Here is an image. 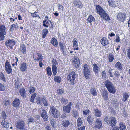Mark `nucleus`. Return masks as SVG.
Returning a JSON list of instances; mask_svg holds the SVG:
<instances>
[{
	"label": "nucleus",
	"instance_id": "obj_53",
	"mask_svg": "<svg viewBox=\"0 0 130 130\" xmlns=\"http://www.w3.org/2000/svg\"><path fill=\"white\" fill-rule=\"evenodd\" d=\"M77 121L78 126H80L83 123V122L81 119V118L80 117L78 118L77 119Z\"/></svg>",
	"mask_w": 130,
	"mask_h": 130
},
{
	"label": "nucleus",
	"instance_id": "obj_35",
	"mask_svg": "<svg viewBox=\"0 0 130 130\" xmlns=\"http://www.w3.org/2000/svg\"><path fill=\"white\" fill-rule=\"evenodd\" d=\"M102 95L104 99H108V92L106 90H104L102 93Z\"/></svg>",
	"mask_w": 130,
	"mask_h": 130
},
{
	"label": "nucleus",
	"instance_id": "obj_28",
	"mask_svg": "<svg viewBox=\"0 0 130 130\" xmlns=\"http://www.w3.org/2000/svg\"><path fill=\"white\" fill-rule=\"evenodd\" d=\"M115 66L116 68L120 71L122 70L123 69V65L119 62H117L116 63Z\"/></svg>",
	"mask_w": 130,
	"mask_h": 130
},
{
	"label": "nucleus",
	"instance_id": "obj_33",
	"mask_svg": "<svg viewBox=\"0 0 130 130\" xmlns=\"http://www.w3.org/2000/svg\"><path fill=\"white\" fill-rule=\"evenodd\" d=\"M1 124L3 127L6 128H8L9 127V123H8L5 120L2 121L1 123Z\"/></svg>",
	"mask_w": 130,
	"mask_h": 130
},
{
	"label": "nucleus",
	"instance_id": "obj_21",
	"mask_svg": "<svg viewBox=\"0 0 130 130\" xmlns=\"http://www.w3.org/2000/svg\"><path fill=\"white\" fill-rule=\"evenodd\" d=\"M101 44L103 46L107 45L108 43V41L106 38L103 37L100 40Z\"/></svg>",
	"mask_w": 130,
	"mask_h": 130
},
{
	"label": "nucleus",
	"instance_id": "obj_55",
	"mask_svg": "<svg viewBox=\"0 0 130 130\" xmlns=\"http://www.w3.org/2000/svg\"><path fill=\"white\" fill-rule=\"evenodd\" d=\"M57 92L58 93L62 95L64 93L65 91L64 90L61 89L57 90Z\"/></svg>",
	"mask_w": 130,
	"mask_h": 130
},
{
	"label": "nucleus",
	"instance_id": "obj_48",
	"mask_svg": "<svg viewBox=\"0 0 130 130\" xmlns=\"http://www.w3.org/2000/svg\"><path fill=\"white\" fill-rule=\"evenodd\" d=\"M113 104L115 105V107H117L119 105L118 102L117 101V99L115 98L113 100Z\"/></svg>",
	"mask_w": 130,
	"mask_h": 130
},
{
	"label": "nucleus",
	"instance_id": "obj_30",
	"mask_svg": "<svg viewBox=\"0 0 130 130\" xmlns=\"http://www.w3.org/2000/svg\"><path fill=\"white\" fill-rule=\"evenodd\" d=\"M36 55L38 56L37 58H36L35 57H34V59L37 61H38L39 60H40L41 61V59H42V55L40 53H37L36 54Z\"/></svg>",
	"mask_w": 130,
	"mask_h": 130
},
{
	"label": "nucleus",
	"instance_id": "obj_8",
	"mask_svg": "<svg viewBox=\"0 0 130 130\" xmlns=\"http://www.w3.org/2000/svg\"><path fill=\"white\" fill-rule=\"evenodd\" d=\"M83 72L84 75L87 78V77L90 75V73L89 71V66L86 64H85L83 65Z\"/></svg>",
	"mask_w": 130,
	"mask_h": 130
},
{
	"label": "nucleus",
	"instance_id": "obj_32",
	"mask_svg": "<svg viewBox=\"0 0 130 130\" xmlns=\"http://www.w3.org/2000/svg\"><path fill=\"white\" fill-rule=\"evenodd\" d=\"M28 121L29 123H39V121H36L34 117H30L28 119Z\"/></svg>",
	"mask_w": 130,
	"mask_h": 130
},
{
	"label": "nucleus",
	"instance_id": "obj_38",
	"mask_svg": "<svg viewBox=\"0 0 130 130\" xmlns=\"http://www.w3.org/2000/svg\"><path fill=\"white\" fill-rule=\"evenodd\" d=\"M90 93L92 94L93 96H96L97 95V93L95 88H92L90 90Z\"/></svg>",
	"mask_w": 130,
	"mask_h": 130
},
{
	"label": "nucleus",
	"instance_id": "obj_44",
	"mask_svg": "<svg viewBox=\"0 0 130 130\" xmlns=\"http://www.w3.org/2000/svg\"><path fill=\"white\" fill-rule=\"evenodd\" d=\"M44 104L45 106H46L48 105V103L46 100V98L44 97H42L41 98V102Z\"/></svg>",
	"mask_w": 130,
	"mask_h": 130
},
{
	"label": "nucleus",
	"instance_id": "obj_9",
	"mask_svg": "<svg viewBox=\"0 0 130 130\" xmlns=\"http://www.w3.org/2000/svg\"><path fill=\"white\" fill-rule=\"evenodd\" d=\"M5 26L2 25L0 26V41L3 40L5 38L4 35L6 34Z\"/></svg>",
	"mask_w": 130,
	"mask_h": 130
},
{
	"label": "nucleus",
	"instance_id": "obj_31",
	"mask_svg": "<svg viewBox=\"0 0 130 130\" xmlns=\"http://www.w3.org/2000/svg\"><path fill=\"white\" fill-rule=\"evenodd\" d=\"M51 43L55 47L57 46L58 44L57 41L54 38H53L51 39Z\"/></svg>",
	"mask_w": 130,
	"mask_h": 130
},
{
	"label": "nucleus",
	"instance_id": "obj_25",
	"mask_svg": "<svg viewBox=\"0 0 130 130\" xmlns=\"http://www.w3.org/2000/svg\"><path fill=\"white\" fill-rule=\"evenodd\" d=\"M20 51L23 54H25L26 53V47L25 45L23 44H21L20 48Z\"/></svg>",
	"mask_w": 130,
	"mask_h": 130
},
{
	"label": "nucleus",
	"instance_id": "obj_5",
	"mask_svg": "<svg viewBox=\"0 0 130 130\" xmlns=\"http://www.w3.org/2000/svg\"><path fill=\"white\" fill-rule=\"evenodd\" d=\"M50 111H51L52 116L55 118H58L60 116V113L54 106L50 107Z\"/></svg>",
	"mask_w": 130,
	"mask_h": 130
},
{
	"label": "nucleus",
	"instance_id": "obj_58",
	"mask_svg": "<svg viewBox=\"0 0 130 130\" xmlns=\"http://www.w3.org/2000/svg\"><path fill=\"white\" fill-rule=\"evenodd\" d=\"M20 83L19 81H17L15 83V88L16 89H17L20 88Z\"/></svg>",
	"mask_w": 130,
	"mask_h": 130
},
{
	"label": "nucleus",
	"instance_id": "obj_22",
	"mask_svg": "<svg viewBox=\"0 0 130 130\" xmlns=\"http://www.w3.org/2000/svg\"><path fill=\"white\" fill-rule=\"evenodd\" d=\"M10 26V31L11 32H13L14 28L16 30H17L19 27L18 24L17 23L15 22L13 24Z\"/></svg>",
	"mask_w": 130,
	"mask_h": 130
},
{
	"label": "nucleus",
	"instance_id": "obj_49",
	"mask_svg": "<svg viewBox=\"0 0 130 130\" xmlns=\"http://www.w3.org/2000/svg\"><path fill=\"white\" fill-rule=\"evenodd\" d=\"M61 102L62 104H66L68 103V100L67 99L63 97L61 99Z\"/></svg>",
	"mask_w": 130,
	"mask_h": 130
},
{
	"label": "nucleus",
	"instance_id": "obj_27",
	"mask_svg": "<svg viewBox=\"0 0 130 130\" xmlns=\"http://www.w3.org/2000/svg\"><path fill=\"white\" fill-rule=\"evenodd\" d=\"M70 122L68 120H64L62 122V125L65 128L67 127L70 125Z\"/></svg>",
	"mask_w": 130,
	"mask_h": 130
},
{
	"label": "nucleus",
	"instance_id": "obj_2",
	"mask_svg": "<svg viewBox=\"0 0 130 130\" xmlns=\"http://www.w3.org/2000/svg\"><path fill=\"white\" fill-rule=\"evenodd\" d=\"M105 86L108 91L111 93H114L116 90L112 83L109 80H106L103 82Z\"/></svg>",
	"mask_w": 130,
	"mask_h": 130
},
{
	"label": "nucleus",
	"instance_id": "obj_39",
	"mask_svg": "<svg viewBox=\"0 0 130 130\" xmlns=\"http://www.w3.org/2000/svg\"><path fill=\"white\" fill-rule=\"evenodd\" d=\"M48 30L46 28L42 30V38H45L47 34L48 33Z\"/></svg>",
	"mask_w": 130,
	"mask_h": 130
},
{
	"label": "nucleus",
	"instance_id": "obj_52",
	"mask_svg": "<svg viewBox=\"0 0 130 130\" xmlns=\"http://www.w3.org/2000/svg\"><path fill=\"white\" fill-rule=\"evenodd\" d=\"M5 106H7L9 105L10 103V101L9 100H5L3 102Z\"/></svg>",
	"mask_w": 130,
	"mask_h": 130
},
{
	"label": "nucleus",
	"instance_id": "obj_64",
	"mask_svg": "<svg viewBox=\"0 0 130 130\" xmlns=\"http://www.w3.org/2000/svg\"><path fill=\"white\" fill-rule=\"evenodd\" d=\"M104 120L105 122H106L107 124H108L109 122L108 121H109V118L108 120V117L107 116H104Z\"/></svg>",
	"mask_w": 130,
	"mask_h": 130
},
{
	"label": "nucleus",
	"instance_id": "obj_10",
	"mask_svg": "<svg viewBox=\"0 0 130 130\" xmlns=\"http://www.w3.org/2000/svg\"><path fill=\"white\" fill-rule=\"evenodd\" d=\"M5 44L8 47H9L11 49H12V46L15 44V42L13 39H9L6 41Z\"/></svg>",
	"mask_w": 130,
	"mask_h": 130
},
{
	"label": "nucleus",
	"instance_id": "obj_18",
	"mask_svg": "<svg viewBox=\"0 0 130 130\" xmlns=\"http://www.w3.org/2000/svg\"><path fill=\"white\" fill-rule=\"evenodd\" d=\"M93 114L96 117H100L102 115L101 111L99 110L98 108H94L93 110Z\"/></svg>",
	"mask_w": 130,
	"mask_h": 130
},
{
	"label": "nucleus",
	"instance_id": "obj_59",
	"mask_svg": "<svg viewBox=\"0 0 130 130\" xmlns=\"http://www.w3.org/2000/svg\"><path fill=\"white\" fill-rule=\"evenodd\" d=\"M18 60V59L16 57H15L14 58H13V59L12 63H15V64H16V66H17Z\"/></svg>",
	"mask_w": 130,
	"mask_h": 130
},
{
	"label": "nucleus",
	"instance_id": "obj_15",
	"mask_svg": "<svg viewBox=\"0 0 130 130\" xmlns=\"http://www.w3.org/2000/svg\"><path fill=\"white\" fill-rule=\"evenodd\" d=\"M20 94L24 98H26L27 96V93L25 89L22 88H20L19 91Z\"/></svg>",
	"mask_w": 130,
	"mask_h": 130
},
{
	"label": "nucleus",
	"instance_id": "obj_3",
	"mask_svg": "<svg viewBox=\"0 0 130 130\" xmlns=\"http://www.w3.org/2000/svg\"><path fill=\"white\" fill-rule=\"evenodd\" d=\"M76 77V73L74 71L71 72L68 74L67 79L70 85H73L75 84Z\"/></svg>",
	"mask_w": 130,
	"mask_h": 130
},
{
	"label": "nucleus",
	"instance_id": "obj_34",
	"mask_svg": "<svg viewBox=\"0 0 130 130\" xmlns=\"http://www.w3.org/2000/svg\"><path fill=\"white\" fill-rule=\"evenodd\" d=\"M87 120L89 124L92 125L93 122V117L89 115L87 118Z\"/></svg>",
	"mask_w": 130,
	"mask_h": 130
},
{
	"label": "nucleus",
	"instance_id": "obj_62",
	"mask_svg": "<svg viewBox=\"0 0 130 130\" xmlns=\"http://www.w3.org/2000/svg\"><path fill=\"white\" fill-rule=\"evenodd\" d=\"M5 90V87L3 85L0 83V91H4Z\"/></svg>",
	"mask_w": 130,
	"mask_h": 130
},
{
	"label": "nucleus",
	"instance_id": "obj_23",
	"mask_svg": "<svg viewBox=\"0 0 130 130\" xmlns=\"http://www.w3.org/2000/svg\"><path fill=\"white\" fill-rule=\"evenodd\" d=\"M20 69L22 72H24L27 70V64L25 63L21 64L20 66Z\"/></svg>",
	"mask_w": 130,
	"mask_h": 130
},
{
	"label": "nucleus",
	"instance_id": "obj_12",
	"mask_svg": "<svg viewBox=\"0 0 130 130\" xmlns=\"http://www.w3.org/2000/svg\"><path fill=\"white\" fill-rule=\"evenodd\" d=\"M108 73L110 76L111 77H113L114 75L115 77L119 78L120 75V74L118 71L115 70L113 69L109 70Z\"/></svg>",
	"mask_w": 130,
	"mask_h": 130
},
{
	"label": "nucleus",
	"instance_id": "obj_50",
	"mask_svg": "<svg viewBox=\"0 0 130 130\" xmlns=\"http://www.w3.org/2000/svg\"><path fill=\"white\" fill-rule=\"evenodd\" d=\"M0 79L3 81H5L6 80L5 76L2 72L0 73Z\"/></svg>",
	"mask_w": 130,
	"mask_h": 130
},
{
	"label": "nucleus",
	"instance_id": "obj_29",
	"mask_svg": "<svg viewBox=\"0 0 130 130\" xmlns=\"http://www.w3.org/2000/svg\"><path fill=\"white\" fill-rule=\"evenodd\" d=\"M87 20L88 22L90 23V25H91L92 24L91 23L92 22H94L95 19L92 15H90L88 17Z\"/></svg>",
	"mask_w": 130,
	"mask_h": 130
},
{
	"label": "nucleus",
	"instance_id": "obj_7",
	"mask_svg": "<svg viewBox=\"0 0 130 130\" xmlns=\"http://www.w3.org/2000/svg\"><path fill=\"white\" fill-rule=\"evenodd\" d=\"M126 17V13L125 12L119 13L118 14L117 19L121 22H123L125 20Z\"/></svg>",
	"mask_w": 130,
	"mask_h": 130
},
{
	"label": "nucleus",
	"instance_id": "obj_54",
	"mask_svg": "<svg viewBox=\"0 0 130 130\" xmlns=\"http://www.w3.org/2000/svg\"><path fill=\"white\" fill-rule=\"evenodd\" d=\"M6 114L5 113V112L4 111H2L1 113V118H3L4 119H5L6 117Z\"/></svg>",
	"mask_w": 130,
	"mask_h": 130
},
{
	"label": "nucleus",
	"instance_id": "obj_51",
	"mask_svg": "<svg viewBox=\"0 0 130 130\" xmlns=\"http://www.w3.org/2000/svg\"><path fill=\"white\" fill-rule=\"evenodd\" d=\"M78 112L76 110H74L72 111V115L75 117L76 118L78 116Z\"/></svg>",
	"mask_w": 130,
	"mask_h": 130
},
{
	"label": "nucleus",
	"instance_id": "obj_45",
	"mask_svg": "<svg viewBox=\"0 0 130 130\" xmlns=\"http://www.w3.org/2000/svg\"><path fill=\"white\" fill-rule=\"evenodd\" d=\"M77 40L76 38H74L72 42L73 43V46L74 47H77L78 46V43L77 41Z\"/></svg>",
	"mask_w": 130,
	"mask_h": 130
},
{
	"label": "nucleus",
	"instance_id": "obj_1",
	"mask_svg": "<svg viewBox=\"0 0 130 130\" xmlns=\"http://www.w3.org/2000/svg\"><path fill=\"white\" fill-rule=\"evenodd\" d=\"M96 9L97 12L102 18L107 21L110 20L108 15L101 6L99 5H96Z\"/></svg>",
	"mask_w": 130,
	"mask_h": 130
},
{
	"label": "nucleus",
	"instance_id": "obj_37",
	"mask_svg": "<svg viewBox=\"0 0 130 130\" xmlns=\"http://www.w3.org/2000/svg\"><path fill=\"white\" fill-rule=\"evenodd\" d=\"M50 20H48L47 19H45L43 21V25L45 27H48L50 25Z\"/></svg>",
	"mask_w": 130,
	"mask_h": 130
},
{
	"label": "nucleus",
	"instance_id": "obj_43",
	"mask_svg": "<svg viewBox=\"0 0 130 130\" xmlns=\"http://www.w3.org/2000/svg\"><path fill=\"white\" fill-rule=\"evenodd\" d=\"M61 80V77L59 76H56L54 77V81L57 83H60Z\"/></svg>",
	"mask_w": 130,
	"mask_h": 130
},
{
	"label": "nucleus",
	"instance_id": "obj_63",
	"mask_svg": "<svg viewBox=\"0 0 130 130\" xmlns=\"http://www.w3.org/2000/svg\"><path fill=\"white\" fill-rule=\"evenodd\" d=\"M127 54L128 58L130 59V48L127 50Z\"/></svg>",
	"mask_w": 130,
	"mask_h": 130
},
{
	"label": "nucleus",
	"instance_id": "obj_17",
	"mask_svg": "<svg viewBox=\"0 0 130 130\" xmlns=\"http://www.w3.org/2000/svg\"><path fill=\"white\" fill-rule=\"evenodd\" d=\"M94 125V127L95 128L98 129H100L101 127L102 126L101 121L100 120L96 118L95 122Z\"/></svg>",
	"mask_w": 130,
	"mask_h": 130
},
{
	"label": "nucleus",
	"instance_id": "obj_6",
	"mask_svg": "<svg viewBox=\"0 0 130 130\" xmlns=\"http://www.w3.org/2000/svg\"><path fill=\"white\" fill-rule=\"evenodd\" d=\"M39 111H40V115L44 120L46 122L48 121V116L46 111L44 109H39Z\"/></svg>",
	"mask_w": 130,
	"mask_h": 130
},
{
	"label": "nucleus",
	"instance_id": "obj_57",
	"mask_svg": "<svg viewBox=\"0 0 130 130\" xmlns=\"http://www.w3.org/2000/svg\"><path fill=\"white\" fill-rule=\"evenodd\" d=\"M35 119L36 121H39V123L40 122V116L39 115H37L34 116Z\"/></svg>",
	"mask_w": 130,
	"mask_h": 130
},
{
	"label": "nucleus",
	"instance_id": "obj_56",
	"mask_svg": "<svg viewBox=\"0 0 130 130\" xmlns=\"http://www.w3.org/2000/svg\"><path fill=\"white\" fill-rule=\"evenodd\" d=\"M36 101L37 104H41V98L38 96L36 98Z\"/></svg>",
	"mask_w": 130,
	"mask_h": 130
},
{
	"label": "nucleus",
	"instance_id": "obj_42",
	"mask_svg": "<svg viewBox=\"0 0 130 130\" xmlns=\"http://www.w3.org/2000/svg\"><path fill=\"white\" fill-rule=\"evenodd\" d=\"M119 129L120 130H125L126 129V126L124 125L122 122H120L119 124Z\"/></svg>",
	"mask_w": 130,
	"mask_h": 130
},
{
	"label": "nucleus",
	"instance_id": "obj_14",
	"mask_svg": "<svg viewBox=\"0 0 130 130\" xmlns=\"http://www.w3.org/2000/svg\"><path fill=\"white\" fill-rule=\"evenodd\" d=\"M72 107V103L69 102L68 104L63 107V110L64 112L69 113L70 112Z\"/></svg>",
	"mask_w": 130,
	"mask_h": 130
},
{
	"label": "nucleus",
	"instance_id": "obj_24",
	"mask_svg": "<svg viewBox=\"0 0 130 130\" xmlns=\"http://www.w3.org/2000/svg\"><path fill=\"white\" fill-rule=\"evenodd\" d=\"M74 5L78 8L81 9L83 7V5L80 1H75L74 2Z\"/></svg>",
	"mask_w": 130,
	"mask_h": 130
},
{
	"label": "nucleus",
	"instance_id": "obj_4",
	"mask_svg": "<svg viewBox=\"0 0 130 130\" xmlns=\"http://www.w3.org/2000/svg\"><path fill=\"white\" fill-rule=\"evenodd\" d=\"M25 124L24 121L20 120H19L16 124V127L20 130H25Z\"/></svg>",
	"mask_w": 130,
	"mask_h": 130
},
{
	"label": "nucleus",
	"instance_id": "obj_19",
	"mask_svg": "<svg viewBox=\"0 0 130 130\" xmlns=\"http://www.w3.org/2000/svg\"><path fill=\"white\" fill-rule=\"evenodd\" d=\"M20 101L17 98H16L13 102V106L15 107H18L20 104Z\"/></svg>",
	"mask_w": 130,
	"mask_h": 130
},
{
	"label": "nucleus",
	"instance_id": "obj_61",
	"mask_svg": "<svg viewBox=\"0 0 130 130\" xmlns=\"http://www.w3.org/2000/svg\"><path fill=\"white\" fill-rule=\"evenodd\" d=\"M58 7H59V11L61 12L63 10V7L62 6L58 4Z\"/></svg>",
	"mask_w": 130,
	"mask_h": 130
},
{
	"label": "nucleus",
	"instance_id": "obj_41",
	"mask_svg": "<svg viewBox=\"0 0 130 130\" xmlns=\"http://www.w3.org/2000/svg\"><path fill=\"white\" fill-rule=\"evenodd\" d=\"M52 70L53 74L54 75H56L57 71V67L55 65L52 66Z\"/></svg>",
	"mask_w": 130,
	"mask_h": 130
},
{
	"label": "nucleus",
	"instance_id": "obj_46",
	"mask_svg": "<svg viewBox=\"0 0 130 130\" xmlns=\"http://www.w3.org/2000/svg\"><path fill=\"white\" fill-rule=\"evenodd\" d=\"M46 71L47 74L48 76H51L52 74L51 71V68L49 66H48L46 68Z\"/></svg>",
	"mask_w": 130,
	"mask_h": 130
},
{
	"label": "nucleus",
	"instance_id": "obj_60",
	"mask_svg": "<svg viewBox=\"0 0 130 130\" xmlns=\"http://www.w3.org/2000/svg\"><path fill=\"white\" fill-rule=\"evenodd\" d=\"M29 89L30 90L29 92L30 94L33 93L35 91V88L33 87H30Z\"/></svg>",
	"mask_w": 130,
	"mask_h": 130
},
{
	"label": "nucleus",
	"instance_id": "obj_11",
	"mask_svg": "<svg viewBox=\"0 0 130 130\" xmlns=\"http://www.w3.org/2000/svg\"><path fill=\"white\" fill-rule=\"evenodd\" d=\"M59 45L60 47V50L62 54L64 55H66L67 52V48L65 44L60 42H59Z\"/></svg>",
	"mask_w": 130,
	"mask_h": 130
},
{
	"label": "nucleus",
	"instance_id": "obj_13",
	"mask_svg": "<svg viewBox=\"0 0 130 130\" xmlns=\"http://www.w3.org/2000/svg\"><path fill=\"white\" fill-rule=\"evenodd\" d=\"M5 67V70L8 74H9L12 72L11 66L9 62L6 61V62Z\"/></svg>",
	"mask_w": 130,
	"mask_h": 130
},
{
	"label": "nucleus",
	"instance_id": "obj_16",
	"mask_svg": "<svg viewBox=\"0 0 130 130\" xmlns=\"http://www.w3.org/2000/svg\"><path fill=\"white\" fill-rule=\"evenodd\" d=\"M108 122V124L112 127L114 126L117 122L115 118L112 117H111L109 118V121Z\"/></svg>",
	"mask_w": 130,
	"mask_h": 130
},
{
	"label": "nucleus",
	"instance_id": "obj_26",
	"mask_svg": "<svg viewBox=\"0 0 130 130\" xmlns=\"http://www.w3.org/2000/svg\"><path fill=\"white\" fill-rule=\"evenodd\" d=\"M93 69L96 74H98L100 70V68L96 64H94L93 66Z\"/></svg>",
	"mask_w": 130,
	"mask_h": 130
},
{
	"label": "nucleus",
	"instance_id": "obj_40",
	"mask_svg": "<svg viewBox=\"0 0 130 130\" xmlns=\"http://www.w3.org/2000/svg\"><path fill=\"white\" fill-rule=\"evenodd\" d=\"M108 3L109 5L111 7H116V2L115 1L109 0Z\"/></svg>",
	"mask_w": 130,
	"mask_h": 130
},
{
	"label": "nucleus",
	"instance_id": "obj_47",
	"mask_svg": "<svg viewBox=\"0 0 130 130\" xmlns=\"http://www.w3.org/2000/svg\"><path fill=\"white\" fill-rule=\"evenodd\" d=\"M108 60L110 62H112L114 59V56L112 54H109L108 55Z\"/></svg>",
	"mask_w": 130,
	"mask_h": 130
},
{
	"label": "nucleus",
	"instance_id": "obj_20",
	"mask_svg": "<svg viewBox=\"0 0 130 130\" xmlns=\"http://www.w3.org/2000/svg\"><path fill=\"white\" fill-rule=\"evenodd\" d=\"M73 61L74 63V66L76 67H78L80 63L79 58L77 57H75Z\"/></svg>",
	"mask_w": 130,
	"mask_h": 130
},
{
	"label": "nucleus",
	"instance_id": "obj_36",
	"mask_svg": "<svg viewBox=\"0 0 130 130\" xmlns=\"http://www.w3.org/2000/svg\"><path fill=\"white\" fill-rule=\"evenodd\" d=\"M130 95L129 94L126 93H124L123 94V98L122 99V100L124 102H126L127 99L129 97Z\"/></svg>",
	"mask_w": 130,
	"mask_h": 130
}]
</instances>
